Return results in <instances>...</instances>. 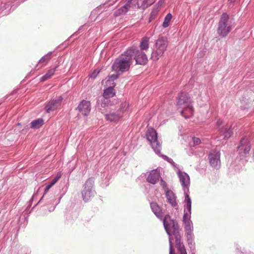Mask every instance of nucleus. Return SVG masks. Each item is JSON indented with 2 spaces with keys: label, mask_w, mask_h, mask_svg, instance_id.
Listing matches in <instances>:
<instances>
[{
  "label": "nucleus",
  "mask_w": 254,
  "mask_h": 254,
  "mask_svg": "<svg viewBox=\"0 0 254 254\" xmlns=\"http://www.w3.org/2000/svg\"><path fill=\"white\" fill-rule=\"evenodd\" d=\"M149 127V125H147V127Z\"/></svg>",
  "instance_id": "3c124183"
},
{
  "label": "nucleus",
  "mask_w": 254,
  "mask_h": 254,
  "mask_svg": "<svg viewBox=\"0 0 254 254\" xmlns=\"http://www.w3.org/2000/svg\"><path fill=\"white\" fill-rule=\"evenodd\" d=\"M172 15L171 13H168L165 16L164 19V21L163 22V23L162 24V26L164 28H166L168 27L170 24V22L172 19Z\"/></svg>",
  "instance_id": "bb28decb"
},
{
  "label": "nucleus",
  "mask_w": 254,
  "mask_h": 254,
  "mask_svg": "<svg viewBox=\"0 0 254 254\" xmlns=\"http://www.w3.org/2000/svg\"><path fill=\"white\" fill-rule=\"evenodd\" d=\"M63 100V97L60 96L57 99H53L46 102L44 104L45 112L46 113H49L56 110L61 105Z\"/></svg>",
  "instance_id": "6e6552de"
},
{
  "label": "nucleus",
  "mask_w": 254,
  "mask_h": 254,
  "mask_svg": "<svg viewBox=\"0 0 254 254\" xmlns=\"http://www.w3.org/2000/svg\"><path fill=\"white\" fill-rule=\"evenodd\" d=\"M160 177V173L157 170L150 171L147 177V181L152 184H155L159 181Z\"/></svg>",
  "instance_id": "4468645a"
},
{
  "label": "nucleus",
  "mask_w": 254,
  "mask_h": 254,
  "mask_svg": "<svg viewBox=\"0 0 254 254\" xmlns=\"http://www.w3.org/2000/svg\"><path fill=\"white\" fill-rule=\"evenodd\" d=\"M108 87H111L113 90H115V87L116 86V83L114 81H111L109 83Z\"/></svg>",
  "instance_id": "4c0bfd02"
},
{
  "label": "nucleus",
  "mask_w": 254,
  "mask_h": 254,
  "mask_svg": "<svg viewBox=\"0 0 254 254\" xmlns=\"http://www.w3.org/2000/svg\"><path fill=\"white\" fill-rule=\"evenodd\" d=\"M26 0H15L12 3L8 2L5 4L4 6H5V9L10 7L9 10H14L21 3L24 2Z\"/></svg>",
  "instance_id": "5701e85b"
},
{
  "label": "nucleus",
  "mask_w": 254,
  "mask_h": 254,
  "mask_svg": "<svg viewBox=\"0 0 254 254\" xmlns=\"http://www.w3.org/2000/svg\"><path fill=\"white\" fill-rule=\"evenodd\" d=\"M91 105L90 101L82 99L79 102L78 106L75 108L84 116H88L91 111Z\"/></svg>",
  "instance_id": "1a4fd4ad"
},
{
  "label": "nucleus",
  "mask_w": 254,
  "mask_h": 254,
  "mask_svg": "<svg viewBox=\"0 0 254 254\" xmlns=\"http://www.w3.org/2000/svg\"><path fill=\"white\" fill-rule=\"evenodd\" d=\"M78 34L79 33L78 32V31H76L74 33H73L69 37H68V39H70L71 38L76 37Z\"/></svg>",
  "instance_id": "a19ab883"
},
{
  "label": "nucleus",
  "mask_w": 254,
  "mask_h": 254,
  "mask_svg": "<svg viewBox=\"0 0 254 254\" xmlns=\"http://www.w3.org/2000/svg\"><path fill=\"white\" fill-rule=\"evenodd\" d=\"M54 52L51 51L48 53L47 54L43 56L38 62L37 64V66L38 64H46L51 59V55Z\"/></svg>",
  "instance_id": "393cba45"
},
{
  "label": "nucleus",
  "mask_w": 254,
  "mask_h": 254,
  "mask_svg": "<svg viewBox=\"0 0 254 254\" xmlns=\"http://www.w3.org/2000/svg\"><path fill=\"white\" fill-rule=\"evenodd\" d=\"M220 153L219 151H214L209 155V162L211 166L215 168L218 169L220 166Z\"/></svg>",
  "instance_id": "9b49d317"
},
{
  "label": "nucleus",
  "mask_w": 254,
  "mask_h": 254,
  "mask_svg": "<svg viewBox=\"0 0 254 254\" xmlns=\"http://www.w3.org/2000/svg\"><path fill=\"white\" fill-rule=\"evenodd\" d=\"M224 130H222L224 138L227 139L229 138L233 134V132L231 128H223Z\"/></svg>",
  "instance_id": "2f4dec72"
},
{
  "label": "nucleus",
  "mask_w": 254,
  "mask_h": 254,
  "mask_svg": "<svg viewBox=\"0 0 254 254\" xmlns=\"http://www.w3.org/2000/svg\"><path fill=\"white\" fill-rule=\"evenodd\" d=\"M121 118V116L116 112L110 113L106 115V119L111 122H116Z\"/></svg>",
  "instance_id": "b1692460"
},
{
  "label": "nucleus",
  "mask_w": 254,
  "mask_h": 254,
  "mask_svg": "<svg viewBox=\"0 0 254 254\" xmlns=\"http://www.w3.org/2000/svg\"><path fill=\"white\" fill-rule=\"evenodd\" d=\"M4 113H3V114L1 115V117H2V116H4Z\"/></svg>",
  "instance_id": "8fccbe9b"
},
{
  "label": "nucleus",
  "mask_w": 254,
  "mask_h": 254,
  "mask_svg": "<svg viewBox=\"0 0 254 254\" xmlns=\"http://www.w3.org/2000/svg\"><path fill=\"white\" fill-rule=\"evenodd\" d=\"M169 254H175L174 250L172 249V246H170Z\"/></svg>",
  "instance_id": "a18cd8bd"
},
{
  "label": "nucleus",
  "mask_w": 254,
  "mask_h": 254,
  "mask_svg": "<svg viewBox=\"0 0 254 254\" xmlns=\"http://www.w3.org/2000/svg\"><path fill=\"white\" fill-rule=\"evenodd\" d=\"M186 208L188 210L190 211L191 209V200L189 196L188 195L186 198Z\"/></svg>",
  "instance_id": "f704fd0d"
},
{
  "label": "nucleus",
  "mask_w": 254,
  "mask_h": 254,
  "mask_svg": "<svg viewBox=\"0 0 254 254\" xmlns=\"http://www.w3.org/2000/svg\"><path fill=\"white\" fill-rule=\"evenodd\" d=\"M177 237V238H176V244L179 254H187L185 247L181 241V238Z\"/></svg>",
  "instance_id": "aec40b11"
},
{
  "label": "nucleus",
  "mask_w": 254,
  "mask_h": 254,
  "mask_svg": "<svg viewBox=\"0 0 254 254\" xmlns=\"http://www.w3.org/2000/svg\"><path fill=\"white\" fill-rule=\"evenodd\" d=\"M146 136L155 152L160 153L161 145L157 140L156 131L153 128H150L147 132Z\"/></svg>",
  "instance_id": "0eeeda50"
},
{
  "label": "nucleus",
  "mask_w": 254,
  "mask_h": 254,
  "mask_svg": "<svg viewBox=\"0 0 254 254\" xmlns=\"http://www.w3.org/2000/svg\"><path fill=\"white\" fill-rule=\"evenodd\" d=\"M17 126H20V125H21V123H18L17 124Z\"/></svg>",
  "instance_id": "09e8293b"
},
{
  "label": "nucleus",
  "mask_w": 254,
  "mask_h": 254,
  "mask_svg": "<svg viewBox=\"0 0 254 254\" xmlns=\"http://www.w3.org/2000/svg\"><path fill=\"white\" fill-rule=\"evenodd\" d=\"M116 93L115 90H113L111 87H106L103 90L102 95L104 97L110 99L115 96Z\"/></svg>",
  "instance_id": "412c9836"
},
{
  "label": "nucleus",
  "mask_w": 254,
  "mask_h": 254,
  "mask_svg": "<svg viewBox=\"0 0 254 254\" xmlns=\"http://www.w3.org/2000/svg\"><path fill=\"white\" fill-rule=\"evenodd\" d=\"M69 40L70 39H68V38L67 39L66 41H65L64 42L62 43L61 44H60V47H63V49H65L68 46V45H69Z\"/></svg>",
  "instance_id": "c9c22d12"
},
{
  "label": "nucleus",
  "mask_w": 254,
  "mask_h": 254,
  "mask_svg": "<svg viewBox=\"0 0 254 254\" xmlns=\"http://www.w3.org/2000/svg\"><path fill=\"white\" fill-rule=\"evenodd\" d=\"M62 176V174L61 173H58L57 176L52 180L51 182L49 184L50 185H51V187H52L61 178Z\"/></svg>",
  "instance_id": "72a5a7b5"
},
{
  "label": "nucleus",
  "mask_w": 254,
  "mask_h": 254,
  "mask_svg": "<svg viewBox=\"0 0 254 254\" xmlns=\"http://www.w3.org/2000/svg\"><path fill=\"white\" fill-rule=\"evenodd\" d=\"M155 0H142V3L140 5V7L142 10H145L149 6L153 4Z\"/></svg>",
  "instance_id": "c756f323"
},
{
  "label": "nucleus",
  "mask_w": 254,
  "mask_h": 254,
  "mask_svg": "<svg viewBox=\"0 0 254 254\" xmlns=\"http://www.w3.org/2000/svg\"><path fill=\"white\" fill-rule=\"evenodd\" d=\"M193 145H196L200 143V140L197 137H193L192 138Z\"/></svg>",
  "instance_id": "e433bc0d"
},
{
  "label": "nucleus",
  "mask_w": 254,
  "mask_h": 254,
  "mask_svg": "<svg viewBox=\"0 0 254 254\" xmlns=\"http://www.w3.org/2000/svg\"><path fill=\"white\" fill-rule=\"evenodd\" d=\"M169 42L165 36L159 35L158 38L155 40V45L152 48L150 59L153 61H158L166 51L168 46Z\"/></svg>",
  "instance_id": "7ed1b4c3"
},
{
  "label": "nucleus",
  "mask_w": 254,
  "mask_h": 254,
  "mask_svg": "<svg viewBox=\"0 0 254 254\" xmlns=\"http://www.w3.org/2000/svg\"><path fill=\"white\" fill-rule=\"evenodd\" d=\"M101 71V69L96 68L93 70L89 75V78L95 79L98 76V75L100 73Z\"/></svg>",
  "instance_id": "473e14b6"
},
{
  "label": "nucleus",
  "mask_w": 254,
  "mask_h": 254,
  "mask_svg": "<svg viewBox=\"0 0 254 254\" xmlns=\"http://www.w3.org/2000/svg\"><path fill=\"white\" fill-rule=\"evenodd\" d=\"M178 174L182 186L184 188H188L190 183L189 175L187 173L183 172L180 170H179Z\"/></svg>",
  "instance_id": "2eb2a0df"
},
{
  "label": "nucleus",
  "mask_w": 254,
  "mask_h": 254,
  "mask_svg": "<svg viewBox=\"0 0 254 254\" xmlns=\"http://www.w3.org/2000/svg\"><path fill=\"white\" fill-rule=\"evenodd\" d=\"M31 75V72H30L29 74H28L26 76V77H29Z\"/></svg>",
  "instance_id": "de8ad7c7"
},
{
  "label": "nucleus",
  "mask_w": 254,
  "mask_h": 254,
  "mask_svg": "<svg viewBox=\"0 0 254 254\" xmlns=\"http://www.w3.org/2000/svg\"><path fill=\"white\" fill-rule=\"evenodd\" d=\"M216 125L218 127H220L222 125V121L220 119H218L216 121Z\"/></svg>",
  "instance_id": "79ce46f5"
},
{
  "label": "nucleus",
  "mask_w": 254,
  "mask_h": 254,
  "mask_svg": "<svg viewBox=\"0 0 254 254\" xmlns=\"http://www.w3.org/2000/svg\"><path fill=\"white\" fill-rule=\"evenodd\" d=\"M176 106L181 109V114L185 119H189L193 115L194 110L190 95L186 92H180L176 97Z\"/></svg>",
  "instance_id": "f257e3e1"
},
{
  "label": "nucleus",
  "mask_w": 254,
  "mask_h": 254,
  "mask_svg": "<svg viewBox=\"0 0 254 254\" xmlns=\"http://www.w3.org/2000/svg\"><path fill=\"white\" fill-rule=\"evenodd\" d=\"M151 208L155 215L159 218L162 219L163 214L161 207L156 202L150 203Z\"/></svg>",
  "instance_id": "dca6fc26"
},
{
  "label": "nucleus",
  "mask_w": 254,
  "mask_h": 254,
  "mask_svg": "<svg viewBox=\"0 0 254 254\" xmlns=\"http://www.w3.org/2000/svg\"><path fill=\"white\" fill-rule=\"evenodd\" d=\"M59 66V63L54 68L49 70L46 74L40 78V82H44L52 77L54 75L55 71Z\"/></svg>",
  "instance_id": "f3484780"
},
{
  "label": "nucleus",
  "mask_w": 254,
  "mask_h": 254,
  "mask_svg": "<svg viewBox=\"0 0 254 254\" xmlns=\"http://www.w3.org/2000/svg\"><path fill=\"white\" fill-rule=\"evenodd\" d=\"M52 188L51 185H50L49 184L46 187L45 189V192L43 195V197L45 194H46L49 190Z\"/></svg>",
  "instance_id": "58836bf2"
},
{
  "label": "nucleus",
  "mask_w": 254,
  "mask_h": 254,
  "mask_svg": "<svg viewBox=\"0 0 254 254\" xmlns=\"http://www.w3.org/2000/svg\"><path fill=\"white\" fill-rule=\"evenodd\" d=\"M127 55L131 59V62L133 60L135 61V65H140L144 66L148 63V59L146 54L144 52L139 50V49L135 46H132L127 48Z\"/></svg>",
  "instance_id": "20e7f679"
},
{
  "label": "nucleus",
  "mask_w": 254,
  "mask_h": 254,
  "mask_svg": "<svg viewBox=\"0 0 254 254\" xmlns=\"http://www.w3.org/2000/svg\"><path fill=\"white\" fill-rule=\"evenodd\" d=\"M164 3V0H159L157 3H156V5L155 6L159 8V7H160L162 4Z\"/></svg>",
  "instance_id": "ea45409f"
},
{
  "label": "nucleus",
  "mask_w": 254,
  "mask_h": 254,
  "mask_svg": "<svg viewBox=\"0 0 254 254\" xmlns=\"http://www.w3.org/2000/svg\"><path fill=\"white\" fill-rule=\"evenodd\" d=\"M44 123V120L42 118H39L33 120L30 124L29 127H41Z\"/></svg>",
  "instance_id": "a878e982"
},
{
  "label": "nucleus",
  "mask_w": 254,
  "mask_h": 254,
  "mask_svg": "<svg viewBox=\"0 0 254 254\" xmlns=\"http://www.w3.org/2000/svg\"><path fill=\"white\" fill-rule=\"evenodd\" d=\"M129 9L128 6L127 5V2H126L125 4L121 6L120 8L117 9L114 13V15L115 17H118L122 15L126 14Z\"/></svg>",
  "instance_id": "a211bd4d"
},
{
  "label": "nucleus",
  "mask_w": 254,
  "mask_h": 254,
  "mask_svg": "<svg viewBox=\"0 0 254 254\" xmlns=\"http://www.w3.org/2000/svg\"><path fill=\"white\" fill-rule=\"evenodd\" d=\"M83 27H84V25H81L80 26L78 30H77V31H78V32L79 33L81 31H83Z\"/></svg>",
  "instance_id": "37998d69"
},
{
  "label": "nucleus",
  "mask_w": 254,
  "mask_h": 254,
  "mask_svg": "<svg viewBox=\"0 0 254 254\" xmlns=\"http://www.w3.org/2000/svg\"><path fill=\"white\" fill-rule=\"evenodd\" d=\"M228 3L230 4H234L236 0H227Z\"/></svg>",
  "instance_id": "c03bdc74"
},
{
  "label": "nucleus",
  "mask_w": 254,
  "mask_h": 254,
  "mask_svg": "<svg viewBox=\"0 0 254 254\" xmlns=\"http://www.w3.org/2000/svg\"><path fill=\"white\" fill-rule=\"evenodd\" d=\"M230 16L226 12L221 15L218 24L217 33L223 37H226L232 30V26L228 24Z\"/></svg>",
  "instance_id": "39448f33"
},
{
  "label": "nucleus",
  "mask_w": 254,
  "mask_h": 254,
  "mask_svg": "<svg viewBox=\"0 0 254 254\" xmlns=\"http://www.w3.org/2000/svg\"><path fill=\"white\" fill-rule=\"evenodd\" d=\"M163 225L164 228L168 235H174L175 239L181 238V235L179 232V225L176 221L172 220L169 215H166L163 219Z\"/></svg>",
  "instance_id": "423d86ee"
},
{
  "label": "nucleus",
  "mask_w": 254,
  "mask_h": 254,
  "mask_svg": "<svg viewBox=\"0 0 254 254\" xmlns=\"http://www.w3.org/2000/svg\"><path fill=\"white\" fill-rule=\"evenodd\" d=\"M112 105L111 99L103 95L96 98V108L99 110H101V108H105Z\"/></svg>",
  "instance_id": "ddd939ff"
},
{
  "label": "nucleus",
  "mask_w": 254,
  "mask_h": 254,
  "mask_svg": "<svg viewBox=\"0 0 254 254\" xmlns=\"http://www.w3.org/2000/svg\"><path fill=\"white\" fill-rule=\"evenodd\" d=\"M115 74H113L111 75H109L108 76V79L106 81V85H108L109 83L111 81H114L117 80L120 76V74H122L120 72H115Z\"/></svg>",
  "instance_id": "c85d7f7f"
},
{
  "label": "nucleus",
  "mask_w": 254,
  "mask_h": 254,
  "mask_svg": "<svg viewBox=\"0 0 254 254\" xmlns=\"http://www.w3.org/2000/svg\"><path fill=\"white\" fill-rule=\"evenodd\" d=\"M238 151L241 156H244L249 152L251 149V145L248 139L243 138L240 142V145L238 146Z\"/></svg>",
  "instance_id": "9d476101"
},
{
  "label": "nucleus",
  "mask_w": 254,
  "mask_h": 254,
  "mask_svg": "<svg viewBox=\"0 0 254 254\" xmlns=\"http://www.w3.org/2000/svg\"><path fill=\"white\" fill-rule=\"evenodd\" d=\"M127 53V49L125 51L115 59L111 67L112 71L123 73L129 70L132 63Z\"/></svg>",
  "instance_id": "f03ea898"
},
{
  "label": "nucleus",
  "mask_w": 254,
  "mask_h": 254,
  "mask_svg": "<svg viewBox=\"0 0 254 254\" xmlns=\"http://www.w3.org/2000/svg\"><path fill=\"white\" fill-rule=\"evenodd\" d=\"M60 45H59L58 46H57V47H56V49H59V50H60V51L63 50V47H60Z\"/></svg>",
  "instance_id": "49530a36"
},
{
  "label": "nucleus",
  "mask_w": 254,
  "mask_h": 254,
  "mask_svg": "<svg viewBox=\"0 0 254 254\" xmlns=\"http://www.w3.org/2000/svg\"><path fill=\"white\" fill-rule=\"evenodd\" d=\"M149 38L147 37H144L142 38L140 42L139 47L140 50L144 52L149 48Z\"/></svg>",
  "instance_id": "4be33fe9"
},
{
  "label": "nucleus",
  "mask_w": 254,
  "mask_h": 254,
  "mask_svg": "<svg viewBox=\"0 0 254 254\" xmlns=\"http://www.w3.org/2000/svg\"><path fill=\"white\" fill-rule=\"evenodd\" d=\"M166 196L167 197L168 201L173 206H176L177 205V202L176 197L174 193L170 190H168L166 192Z\"/></svg>",
  "instance_id": "6ab92c4d"
},
{
  "label": "nucleus",
  "mask_w": 254,
  "mask_h": 254,
  "mask_svg": "<svg viewBox=\"0 0 254 254\" xmlns=\"http://www.w3.org/2000/svg\"><path fill=\"white\" fill-rule=\"evenodd\" d=\"M159 8L157 7L154 6L152 9L149 17L148 19V23H150L153 19H154L157 16L158 12H159Z\"/></svg>",
  "instance_id": "cd10ccee"
},
{
  "label": "nucleus",
  "mask_w": 254,
  "mask_h": 254,
  "mask_svg": "<svg viewBox=\"0 0 254 254\" xmlns=\"http://www.w3.org/2000/svg\"><path fill=\"white\" fill-rule=\"evenodd\" d=\"M129 108V104L126 101L123 102L121 103L120 106L118 110V111L120 112H126Z\"/></svg>",
  "instance_id": "7c9ffc66"
},
{
  "label": "nucleus",
  "mask_w": 254,
  "mask_h": 254,
  "mask_svg": "<svg viewBox=\"0 0 254 254\" xmlns=\"http://www.w3.org/2000/svg\"><path fill=\"white\" fill-rule=\"evenodd\" d=\"M92 183L88 180L84 185V188L82 191L83 199L86 201L90 199V197L93 195L91 191V187Z\"/></svg>",
  "instance_id": "f8f14e48"
}]
</instances>
